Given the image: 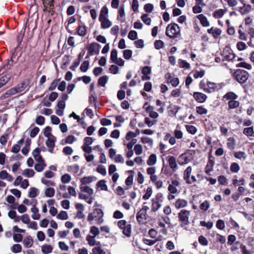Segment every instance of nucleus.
I'll return each mask as SVG.
<instances>
[{
  "label": "nucleus",
  "mask_w": 254,
  "mask_h": 254,
  "mask_svg": "<svg viewBox=\"0 0 254 254\" xmlns=\"http://www.w3.org/2000/svg\"><path fill=\"white\" fill-rule=\"evenodd\" d=\"M55 193V190L54 188L49 187L45 189V194L46 196L48 197H53Z\"/></svg>",
  "instance_id": "38"
},
{
  "label": "nucleus",
  "mask_w": 254,
  "mask_h": 254,
  "mask_svg": "<svg viewBox=\"0 0 254 254\" xmlns=\"http://www.w3.org/2000/svg\"><path fill=\"white\" fill-rule=\"evenodd\" d=\"M10 76L5 75L0 78V87L5 85L9 80Z\"/></svg>",
  "instance_id": "53"
},
{
  "label": "nucleus",
  "mask_w": 254,
  "mask_h": 254,
  "mask_svg": "<svg viewBox=\"0 0 254 254\" xmlns=\"http://www.w3.org/2000/svg\"><path fill=\"white\" fill-rule=\"evenodd\" d=\"M234 155L235 158L240 160H245L247 158L246 154L243 151L236 152Z\"/></svg>",
  "instance_id": "35"
},
{
  "label": "nucleus",
  "mask_w": 254,
  "mask_h": 254,
  "mask_svg": "<svg viewBox=\"0 0 254 254\" xmlns=\"http://www.w3.org/2000/svg\"><path fill=\"white\" fill-rule=\"evenodd\" d=\"M141 141L143 143L147 144L149 146L151 147L153 143V140L148 137H142Z\"/></svg>",
  "instance_id": "44"
},
{
  "label": "nucleus",
  "mask_w": 254,
  "mask_h": 254,
  "mask_svg": "<svg viewBox=\"0 0 254 254\" xmlns=\"http://www.w3.org/2000/svg\"><path fill=\"white\" fill-rule=\"evenodd\" d=\"M141 20L143 22L146 24L149 25L151 24V19L150 17L148 16V15L146 14H143L141 16Z\"/></svg>",
  "instance_id": "62"
},
{
  "label": "nucleus",
  "mask_w": 254,
  "mask_h": 254,
  "mask_svg": "<svg viewBox=\"0 0 254 254\" xmlns=\"http://www.w3.org/2000/svg\"><path fill=\"white\" fill-rule=\"evenodd\" d=\"M165 76L166 78L167 79V82L170 83L173 87H175L179 85L180 82L178 78L172 77L171 74L169 73H167Z\"/></svg>",
  "instance_id": "10"
},
{
  "label": "nucleus",
  "mask_w": 254,
  "mask_h": 254,
  "mask_svg": "<svg viewBox=\"0 0 254 254\" xmlns=\"http://www.w3.org/2000/svg\"><path fill=\"white\" fill-rule=\"evenodd\" d=\"M224 98L227 100H233L237 98V96L233 92H230L226 93L224 96Z\"/></svg>",
  "instance_id": "46"
},
{
  "label": "nucleus",
  "mask_w": 254,
  "mask_h": 254,
  "mask_svg": "<svg viewBox=\"0 0 254 254\" xmlns=\"http://www.w3.org/2000/svg\"><path fill=\"white\" fill-rule=\"evenodd\" d=\"M234 76L238 82L244 83L249 77V74L244 70L237 69L234 73Z\"/></svg>",
  "instance_id": "5"
},
{
  "label": "nucleus",
  "mask_w": 254,
  "mask_h": 254,
  "mask_svg": "<svg viewBox=\"0 0 254 254\" xmlns=\"http://www.w3.org/2000/svg\"><path fill=\"white\" fill-rule=\"evenodd\" d=\"M227 11V9H219L214 11L213 16L215 18H221Z\"/></svg>",
  "instance_id": "21"
},
{
  "label": "nucleus",
  "mask_w": 254,
  "mask_h": 254,
  "mask_svg": "<svg viewBox=\"0 0 254 254\" xmlns=\"http://www.w3.org/2000/svg\"><path fill=\"white\" fill-rule=\"evenodd\" d=\"M57 218L60 220H66L68 219V214L66 211H62L57 214Z\"/></svg>",
  "instance_id": "43"
},
{
  "label": "nucleus",
  "mask_w": 254,
  "mask_h": 254,
  "mask_svg": "<svg viewBox=\"0 0 254 254\" xmlns=\"http://www.w3.org/2000/svg\"><path fill=\"white\" fill-rule=\"evenodd\" d=\"M96 180V178L93 176H88L82 178L80 179L81 185L86 186L90 184Z\"/></svg>",
  "instance_id": "17"
},
{
  "label": "nucleus",
  "mask_w": 254,
  "mask_h": 254,
  "mask_svg": "<svg viewBox=\"0 0 254 254\" xmlns=\"http://www.w3.org/2000/svg\"><path fill=\"white\" fill-rule=\"evenodd\" d=\"M192 171V168L190 166L188 167L184 171V179L186 181V182H187V180L189 179V178L190 177V175Z\"/></svg>",
  "instance_id": "34"
},
{
  "label": "nucleus",
  "mask_w": 254,
  "mask_h": 254,
  "mask_svg": "<svg viewBox=\"0 0 254 254\" xmlns=\"http://www.w3.org/2000/svg\"><path fill=\"white\" fill-rule=\"evenodd\" d=\"M80 190L82 192L87 193L89 195H92L94 193L93 190L87 186L80 185Z\"/></svg>",
  "instance_id": "20"
},
{
  "label": "nucleus",
  "mask_w": 254,
  "mask_h": 254,
  "mask_svg": "<svg viewBox=\"0 0 254 254\" xmlns=\"http://www.w3.org/2000/svg\"><path fill=\"white\" fill-rule=\"evenodd\" d=\"M108 76L107 75H104L100 77L98 81V84L99 86L104 87L108 80Z\"/></svg>",
  "instance_id": "32"
},
{
  "label": "nucleus",
  "mask_w": 254,
  "mask_h": 254,
  "mask_svg": "<svg viewBox=\"0 0 254 254\" xmlns=\"http://www.w3.org/2000/svg\"><path fill=\"white\" fill-rule=\"evenodd\" d=\"M0 179L5 180L9 182H11L13 180V178L6 171L2 170L0 172Z\"/></svg>",
  "instance_id": "15"
},
{
  "label": "nucleus",
  "mask_w": 254,
  "mask_h": 254,
  "mask_svg": "<svg viewBox=\"0 0 254 254\" xmlns=\"http://www.w3.org/2000/svg\"><path fill=\"white\" fill-rule=\"evenodd\" d=\"M26 87V85L24 82H23L16 86L7 90L3 95L5 98H7L10 96L14 95L16 93H20L24 90Z\"/></svg>",
  "instance_id": "4"
},
{
  "label": "nucleus",
  "mask_w": 254,
  "mask_h": 254,
  "mask_svg": "<svg viewBox=\"0 0 254 254\" xmlns=\"http://www.w3.org/2000/svg\"><path fill=\"white\" fill-rule=\"evenodd\" d=\"M53 247L49 245H44L41 247V251L44 254H49L52 253L53 251Z\"/></svg>",
  "instance_id": "30"
},
{
  "label": "nucleus",
  "mask_w": 254,
  "mask_h": 254,
  "mask_svg": "<svg viewBox=\"0 0 254 254\" xmlns=\"http://www.w3.org/2000/svg\"><path fill=\"white\" fill-rule=\"evenodd\" d=\"M77 34L81 36H84L86 33V29L85 26H79L77 28Z\"/></svg>",
  "instance_id": "47"
},
{
  "label": "nucleus",
  "mask_w": 254,
  "mask_h": 254,
  "mask_svg": "<svg viewBox=\"0 0 254 254\" xmlns=\"http://www.w3.org/2000/svg\"><path fill=\"white\" fill-rule=\"evenodd\" d=\"M230 170L233 173H237L240 170L239 165L237 163H233L230 166Z\"/></svg>",
  "instance_id": "60"
},
{
  "label": "nucleus",
  "mask_w": 254,
  "mask_h": 254,
  "mask_svg": "<svg viewBox=\"0 0 254 254\" xmlns=\"http://www.w3.org/2000/svg\"><path fill=\"white\" fill-rule=\"evenodd\" d=\"M47 138L46 141L47 146L51 148H54L55 145L56 137L54 136H51V137Z\"/></svg>",
  "instance_id": "22"
},
{
  "label": "nucleus",
  "mask_w": 254,
  "mask_h": 254,
  "mask_svg": "<svg viewBox=\"0 0 254 254\" xmlns=\"http://www.w3.org/2000/svg\"><path fill=\"white\" fill-rule=\"evenodd\" d=\"M108 14V9L106 6L102 8L99 19L107 18Z\"/></svg>",
  "instance_id": "45"
},
{
  "label": "nucleus",
  "mask_w": 254,
  "mask_h": 254,
  "mask_svg": "<svg viewBox=\"0 0 254 254\" xmlns=\"http://www.w3.org/2000/svg\"><path fill=\"white\" fill-rule=\"evenodd\" d=\"M186 128L187 130L190 133L194 134L196 133L197 129L195 127L192 125H186Z\"/></svg>",
  "instance_id": "56"
},
{
  "label": "nucleus",
  "mask_w": 254,
  "mask_h": 254,
  "mask_svg": "<svg viewBox=\"0 0 254 254\" xmlns=\"http://www.w3.org/2000/svg\"><path fill=\"white\" fill-rule=\"evenodd\" d=\"M237 49L240 51H243L247 48V45L243 42L240 41L237 43L236 45Z\"/></svg>",
  "instance_id": "57"
},
{
  "label": "nucleus",
  "mask_w": 254,
  "mask_h": 254,
  "mask_svg": "<svg viewBox=\"0 0 254 254\" xmlns=\"http://www.w3.org/2000/svg\"><path fill=\"white\" fill-rule=\"evenodd\" d=\"M243 133L247 136H253L254 133L253 127L245 128L244 129Z\"/></svg>",
  "instance_id": "59"
},
{
  "label": "nucleus",
  "mask_w": 254,
  "mask_h": 254,
  "mask_svg": "<svg viewBox=\"0 0 254 254\" xmlns=\"http://www.w3.org/2000/svg\"><path fill=\"white\" fill-rule=\"evenodd\" d=\"M97 186L103 190H107L108 189L107 186L106 184V181L104 180L99 181L97 184Z\"/></svg>",
  "instance_id": "48"
},
{
  "label": "nucleus",
  "mask_w": 254,
  "mask_h": 254,
  "mask_svg": "<svg viewBox=\"0 0 254 254\" xmlns=\"http://www.w3.org/2000/svg\"><path fill=\"white\" fill-rule=\"evenodd\" d=\"M168 163L170 167L172 169H175L177 167V162L174 156L168 157Z\"/></svg>",
  "instance_id": "26"
},
{
  "label": "nucleus",
  "mask_w": 254,
  "mask_h": 254,
  "mask_svg": "<svg viewBox=\"0 0 254 254\" xmlns=\"http://www.w3.org/2000/svg\"><path fill=\"white\" fill-rule=\"evenodd\" d=\"M218 88V85L215 83L209 81L207 82V88L205 89V92L212 93Z\"/></svg>",
  "instance_id": "12"
},
{
  "label": "nucleus",
  "mask_w": 254,
  "mask_h": 254,
  "mask_svg": "<svg viewBox=\"0 0 254 254\" xmlns=\"http://www.w3.org/2000/svg\"><path fill=\"white\" fill-rule=\"evenodd\" d=\"M103 212L101 209L95 208L92 213L89 214L87 220L89 221L95 220L96 223L101 224L103 222Z\"/></svg>",
  "instance_id": "1"
},
{
  "label": "nucleus",
  "mask_w": 254,
  "mask_h": 254,
  "mask_svg": "<svg viewBox=\"0 0 254 254\" xmlns=\"http://www.w3.org/2000/svg\"><path fill=\"white\" fill-rule=\"evenodd\" d=\"M239 102L235 100H230L228 102L229 109H233L237 108L239 106Z\"/></svg>",
  "instance_id": "41"
},
{
  "label": "nucleus",
  "mask_w": 254,
  "mask_h": 254,
  "mask_svg": "<svg viewBox=\"0 0 254 254\" xmlns=\"http://www.w3.org/2000/svg\"><path fill=\"white\" fill-rule=\"evenodd\" d=\"M101 22V26L102 29H107L110 27L112 25V22L110 21L107 17L104 18L99 19Z\"/></svg>",
  "instance_id": "18"
},
{
  "label": "nucleus",
  "mask_w": 254,
  "mask_h": 254,
  "mask_svg": "<svg viewBox=\"0 0 254 254\" xmlns=\"http://www.w3.org/2000/svg\"><path fill=\"white\" fill-rule=\"evenodd\" d=\"M151 210L153 212L157 211L161 206L162 204L160 201L157 200H151Z\"/></svg>",
  "instance_id": "24"
},
{
  "label": "nucleus",
  "mask_w": 254,
  "mask_h": 254,
  "mask_svg": "<svg viewBox=\"0 0 254 254\" xmlns=\"http://www.w3.org/2000/svg\"><path fill=\"white\" fill-rule=\"evenodd\" d=\"M190 161V156L187 153H184L180 155L178 160L179 164L181 165L186 164Z\"/></svg>",
  "instance_id": "8"
},
{
  "label": "nucleus",
  "mask_w": 254,
  "mask_h": 254,
  "mask_svg": "<svg viewBox=\"0 0 254 254\" xmlns=\"http://www.w3.org/2000/svg\"><path fill=\"white\" fill-rule=\"evenodd\" d=\"M22 248L19 244H14L11 248V251L14 253H18L21 252Z\"/></svg>",
  "instance_id": "51"
},
{
  "label": "nucleus",
  "mask_w": 254,
  "mask_h": 254,
  "mask_svg": "<svg viewBox=\"0 0 254 254\" xmlns=\"http://www.w3.org/2000/svg\"><path fill=\"white\" fill-rule=\"evenodd\" d=\"M35 172L33 170L30 169H26L23 171L22 174L23 176L30 178L34 176Z\"/></svg>",
  "instance_id": "36"
},
{
  "label": "nucleus",
  "mask_w": 254,
  "mask_h": 254,
  "mask_svg": "<svg viewBox=\"0 0 254 254\" xmlns=\"http://www.w3.org/2000/svg\"><path fill=\"white\" fill-rule=\"evenodd\" d=\"M134 151L136 155H139L141 154L143 151L141 145L139 144H136L134 147Z\"/></svg>",
  "instance_id": "58"
},
{
  "label": "nucleus",
  "mask_w": 254,
  "mask_h": 254,
  "mask_svg": "<svg viewBox=\"0 0 254 254\" xmlns=\"http://www.w3.org/2000/svg\"><path fill=\"white\" fill-rule=\"evenodd\" d=\"M157 162V157L155 154H151L147 160V164L149 166L154 165Z\"/></svg>",
  "instance_id": "27"
},
{
  "label": "nucleus",
  "mask_w": 254,
  "mask_h": 254,
  "mask_svg": "<svg viewBox=\"0 0 254 254\" xmlns=\"http://www.w3.org/2000/svg\"><path fill=\"white\" fill-rule=\"evenodd\" d=\"M95 237L90 235H88L86 237V240L90 246H93L94 245H98L99 244V242L96 243L95 239Z\"/></svg>",
  "instance_id": "33"
},
{
  "label": "nucleus",
  "mask_w": 254,
  "mask_h": 254,
  "mask_svg": "<svg viewBox=\"0 0 254 254\" xmlns=\"http://www.w3.org/2000/svg\"><path fill=\"white\" fill-rule=\"evenodd\" d=\"M190 214V210L182 209L178 213L179 221L181 222V226L184 227L188 225L190 222L189 217Z\"/></svg>",
  "instance_id": "3"
},
{
  "label": "nucleus",
  "mask_w": 254,
  "mask_h": 254,
  "mask_svg": "<svg viewBox=\"0 0 254 254\" xmlns=\"http://www.w3.org/2000/svg\"><path fill=\"white\" fill-rule=\"evenodd\" d=\"M166 34L171 38L178 37L180 34V27L176 23L169 24L166 27Z\"/></svg>",
  "instance_id": "2"
},
{
  "label": "nucleus",
  "mask_w": 254,
  "mask_h": 254,
  "mask_svg": "<svg viewBox=\"0 0 254 254\" xmlns=\"http://www.w3.org/2000/svg\"><path fill=\"white\" fill-rule=\"evenodd\" d=\"M8 215L11 219H13L15 222H19L20 220V217L16 215V213L15 211H9Z\"/></svg>",
  "instance_id": "37"
},
{
  "label": "nucleus",
  "mask_w": 254,
  "mask_h": 254,
  "mask_svg": "<svg viewBox=\"0 0 254 254\" xmlns=\"http://www.w3.org/2000/svg\"><path fill=\"white\" fill-rule=\"evenodd\" d=\"M152 194V190L151 188H148L145 191V193L143 195L142 198L144 200L148 199Z\"/></svg>",
  "instance_id": "50"
},
{
  "label": "nucleus",
  "mask_w": 254,
  "mask_h": 254,
  "mask_svg": "<svg viewBox=\"0 0 254 254\" xmlns=\"http://www.w3.org/2000/svg\"><path fill=\"white\" fill-rule=\"evenodd\" d=\"M93 254H105V252L100 247H95L92 250Z\"/></svg>",
  "instance_id": "64"
},
{
  "label": "nucleus",
  "mask_w": 254,
  "mask_h": 254,
  "mask_svg": "<svg viewBox=\"0 0 254 254\" xmlns=\"http://www.w3.org/2000/svg\"><path fill=\"white\" fill-rule=\"evenodd\" d=\"M188 204V202L186 200L181 198L177 199L174 203V205L177 209L185 208L187 206Z\"/></svg>",
  "instance_id": "13"
},
{
  "label": "nucleus",
  "mask_w": 254,
  "mask_h": 254,
  "mask_svg": "<svg viewBox=\"0 0 254 254\" xmlns=\"http://www.w3.org/2000/svg\"><path fill=\"white\" fill-rule=\"evenodd\" d=\"M67 170L70 173H71L73 174H76L79 171V166L76 164L69 166L67 168Z\"/></svg>",
  "instance_id": "39"
},
{
  "label": "nucleus",
  "mask_w": 254,
  "mask_h": 254,
  "mask_svg": "<svg viewBox=\"0 0 254 254\" xmlns=\"http://www.w3.org/2000/svg\"><path fill=\"white\" fill-rule=\"evenodd\" d=\"M180 185V183L177 180H173L169 185L168 190L171 193L174 194L178 192L177 187Z\"/></svg>",
  "instance_id": "7"
},
{
  "label": "nucleus",
  "mask_w": 254,
  "mask_h": 254,
  "mask_svg": "<svg viewBox=\"0 0 254 254\" xmlns=\"http://www.w3.org/2000/svg\"><path fill=\"white\" fill-rule=\"evenodd\" d=\"M193 97L197 102L201 103L204 102L207 98L205 94L198 92H194Z\"/></svg>",
  "instance_id": "9"
},
{
  "label": "nucleus",
  "mask_w": 254,
  "mask_h": 254,
  "mask_svg": "<svg viewBox=\"0 0 254 254\" xmlns=\"http://www.w3.org/2000/svg\"><path fill=\"white\" fill-rule=\"evenodd\" d=\"M38 163L35 165V169L38 172H42L45 168L46 164L44 160L42 161L38 162Z\"/></svg>",
  "instance_id": "31"
},
{
  "label": "nucleus",
  "mask_w": 254,
  "mask_h": 254,
  "mask_svg": "<svg viewBox=\"0 0 254 254\" xmlns=\"http://www.w3.org/2000/svg\"><path fill=\"white\" fill-rule=\"evenodd\" d=\"M43 2L44 10L48 12H52L53 11L54 8L53 0H42Z\"/></svg>",
  "instance_id": "6"
},
{
  "label": "nucleus",
  "mask_w": 254,
  "mask_h": 254,
  "mask_svg": "<svg viewBox=\"0 0 254 254\" xmlns=\"http://www.w3.org/2000/svg\"><path fill=\"white\" fill-rule=\"evenodd\" d=\"M236 146V140L233 137L227 138V147L230 150H233Z\"/></svg>",
  "instance_id": "19"
},
{
  "label": "nucleus",
  "mask_w": 254,
  "mask_h": 254,
  "mask_svg": "<svg viewBox=\"0 0 254 254\" xmlns=\"http://www.w3.org/2000/svg\"><path fill=\"white\" fill-rule=\"evenodd\" d=\"M40 152L41 150L39 148H37L35 149L32 152V155L35 160L37 162L42 161L43 160L42 156L40 155Z\"/></svg>",
  "instance_id": "23"
},
{
  "label": "nucleus",
  "mask_w": 254,
  "mask_h": 254,
  "mask_svg": "<svg viewBox=\"0 0 254 254\" xmlns=\"http://www.w3.org/2000/svg\"><path fill=\"white\" fill-rule=\"evenodd\" d=\"M37 202L35 201V202L33 204V206L31 208V212L32 213V218L34 220H39L40 218V215L39 214V210L38 208L36 207V204Z\"/></svg>",
  "instance_id": "16"
},
{
  "label": "nucleus",
  "mask_w": 254,
  "mask_h": 254,
  "mask_svg": "<svg viewBox=\"0 0 254 254\" xmlns=\"http://www.w3.org/2000/svg\"><path fill=\"white\" fill-rule=\"evenodd\" d=\"M178 64L180 67L181 68H186L187 69H189L190 67V64L187 61L179 59L178 60Z\"/></svg>",
  "instance_id": "40"
},
{
  "label": "nucleus",
  "mask_w": 254,
  "mask_h": 254,
  "mask_svg": "<svg viewBox=\"0 0 254 254\" xmlns=\"http://www.w3.org/2000/svg\"><path fill=\"white\" fill-rule=\"evenodd\" d=\"M38 190L35 188H31L29 190V197L31 198H35L38 195Z\"/></svg>",
  "instance_id": "42"
},
{
  "label": "nucleus",
  "mask_w": 254,
  "mask_h": 254,
  "mask_svg": "<svg viewBox=\"0 0 254 254\" xmlns=\"http://www.w3.org/2000/svg\"><path fill=\"white\" fill-rule=\"evenodd\" d=\"M210 207V203L208 201L205 200L201 203L199 206L200 209L203 211H206Z\"/></svg>",
  "instance_id": "54"
},
{
  "label": "nucleus",
  "mask_w": 254,
  "mask_h": 254,
  "mask_svg": "<svg viewBox=\"0 0 254 254\" xmlns=\"http://www.w3.org/2000/svg\"><path fill=\"white\" fill-rule=\"evenodd\" d=\"M216 226L219 230H223L225 227L224 221L223 220L219 219L216 222Z\"/></svg>",
  "instance_id": "61"
},
{
  "label": "nucleus",
  "mask_w": 254,
  "mask_h": 254,
  "mask_svg": "<svg viewBox=\"0 0 254 254\" xmlns=\"http://www.w3.org/2000/svg\"><path fill=\"white\" fill-rule=\"evenodd\" d=\"M131 225L130 224H127L123 229V234L127 237L130 236L131 234Z\"/></svg>",
  "instance_id": "52"
},
{
  "label": "nucleus",
  "mask_w": 254,
  "mask_h": 254,
  "mask_svg": "<svg viewBox=\"0 0 254 254\" xmlns=\"http://www.w3.org/2000/svg\"><path fill=\"white\" fill-rule=\"evenodd\" d=\"M23 244L26 248H30L33 244V240L31 236H28L25 238L23 241Z\"/></svg>",
  "instance_id": "29"
},
{
  "label": "nucleus",
  "mask_w": 254,
  "mask_h": 254,
  "mask_svg": "<svg viewBox=\"0 0 254 254\" xmlns=\"http://www.w3.org/2000/svg\"><path fill=\"white\" fill-rule=\"evenodd\" d=\"M147 213L143 212V210H140L136 214V219L139 223H144L147 219Z\"/></svg>",
  "instance_id": "11"
},
{
  "label": "nucleus",
  "mask_w": 254,
  "mask_h": 254,
  "mask_svg": "<svg viewBox=\"0 0 254 254\" xmlns=\"http://www.w3.org/2000/svg\"><path fill=\"white\" fill-rule=\"evenodd\" d=\"M71 179L70 176L68 174H65L61 177V181L64 184L69 183Z\"/></svg>",
  "instance_id": "63"
},
{
  "label": "nucleus",
  "mask_w": 254,
  "mask_h": 254,
  "mask_svg": "<svg viewBox=\"0 0 254 254\" xmlns=\"http://www.w3.org/2000/svg\"><path fill=\"white\" fill-rule=\"evenodd\" d=\"M79 198L85 200L89 204H91L93 202V198L91 195L88 196L85 194L80 193L79 194Z\"/></svg>",
  "instance_id": "28"
},
{
  "label": "nucleus",
  "mask_w": 254,
  "mask_h": 254,
  "mask_svg": "<svg viewBox=\"0 0 254 254\" xmlns=\"http://www.w3.org/2000/svg\"><path fill=\"white\" fill-rule=\"evenodd\" d=\"M196 18L199 20L202 26L207 27L210 26V23L204 15L202 14H199L196 16Z\"/></svg>",
  "instance_id": "14"
},
{
  "label": "nucleus",
  "mask_w": 254,
  "mask_h": 254,
  "mask_svg": "<svg viewBox=\"0 0 254 254\" xmlns=\"http://www.w3.org/2000/svg\"><path fill=\"white\" fill-rule=\"evenodd\" d=\"M89 66V62L88 61H85L83 62L80 66V70L84 72L87 71Z\"/></svg>",
  "instance_id": "49"
},
{
  "label": "nucleus",
  "mask_w": 254,
  "mask_h": 254,
  "mask_svg": "<svg viewBox=\"0 0 254 254\" xmlns=\"http://www.w3.org/2000/svg\"><path fill=\"white\" fill-rule=\"evenodd\" d=\"M174 136L178 139H182L183 137V133L181 130L180 127L178 125L174 131Z\"/></svg>",
  "instance_id": "25"
},
{
  "label": "nucleus",
  "mask_w": 254,
  "mask_h": 254,
  "mask_svg": "<svg viewBox=\"0 0 254 254\" xmlns=\"http://www.w3.org/2000/svg\"><path fill=\"white\" fill-rule=\"evenodd\" d=\"M196 112L199 115H204L207 113V110L202 106H197L196 107Z\"/></svg>",
  "instance_id": "55"
}]
</instances>
